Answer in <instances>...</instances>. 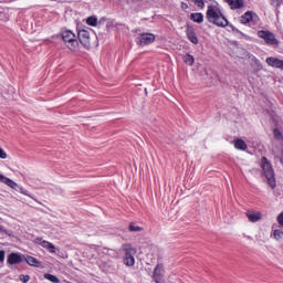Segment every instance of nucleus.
<instances>
[{
  "label": "nucleus",
  "mask_w": 283,
  "mask_h": 283,
  "mask_svg": "<svg viewBox=\"0 0 283 283\" xmlns=\"http://www.w3.org/2000/svg\"><path fill=\"white\" fill-rule=\"evenodd\" d=\"M198 8L205 9V0H192Z\"/></svg>",
  "instance_id": "obj_28"
},
{
  "label": "nucleus",
  "mask_w": 283,
  "mask_h": 283,
  "mask_svg": "<svg viewBox=\"0 0 283 283\" xmlns=\"http://www.w3.org/2000/svg\"><path fill=\"white\" fill-rule=\"evenodd\" d=\"M273 235L277 241L283 240V231L281 230H274Z\"/></svg>",
  "instance_id": "obj_26"
},
{
  "label": "nucleus",
  "mask_w": 283,
  "mask_h": 283,
  "mask_svg": "<svg viewBox=\"0 0 283 283\" xmlns=\"http://www.w3.org/2000/svg\"><path fill=\"white\" fill-rule=\"evenodd\" d=\"M265 63H268V65H270L271 67H276L279 70H283V60H280L277 57H268L265 60Z\"/></svg>",
  "instance_id": "obj_9"
},
{
  "label": "nucleus",
  "mask_w": 283,
  "mask_h": 283,
  "mask_svg": "<svg viewBox=\"0 0 283 283\" xmlns=\"http://www.w3.org/2000/svg\"><path fill=\"white\" fill-rule=\"evenodd\" d=\"M241 8H244V0H234L230 7L231 10H241Z\"/></svg>",
  "instance_id": "obj_18"
},
{
  "label": "nucleus",
  "mask_w": 283,
  "mask_h": 283,
  "mask_svg": "<svg viewBox=\"0 0 283 283\" xmlns=\"http://www.w3.org/2000/svg\"><path fill=\"white\" fill-rule=\"evenodd\" d=\"M122 249L125 253V256H134V255H136V253H138V250L136 248L132 247V244H129V243L123 244Z\"/></svg>",
  "instance_id": "obj_10"
},
{
  "label": "nucleus",
  "mask_w": 283,
  "mask_h": 283,
  "mask_svg": "<svg viewBox=\"0 0 283 283\" xmlns=\"http://www.w3.org/2000/svg\"><path fill=\"white\" fill-rule=\"evenodd\" d=\"M61 36L69 50H71L72 52L78 50V39L74 32H72L71 30L62 31Z\"/></svg>",
  "instance_id": "obj_3"
},
{
  "label": "nucleus",
  "mask_w": 283,
  "mask_h": 283,
  "mask_svg": "<svg viewBox=\"0 0 283 283\" xmlns=\"http://www.w3.org/2000/svg\"><path fill=\"white\" fill-rule=\"evenodd\" d=\"M23 260H25V255L21 253L12 252L8 255L7 263L12 266L14 264H21Z\"/></svg>",
  "instance_id": "obj_7"
},
{
  "label": "nucleus",
  "mask_w": 283,
  "mask_h": 283,
  "mask_svg": "<svg viewBox=\"0 0 283 283\" xmlns=\"http://www.w3.org/2000/svg\"><path fill=\"white\" fill-rule=\"evenodd\" d=\"M279 134H280V130H277V129H274V136H279Z\"/></svg>",
  "instance_id": "obj_39"
},
{
  "label": "nucleus",
  "mask_w": 283,
  "mask_h": 283,
  "mask_svg": "<svg viewBox=\"0 0 283 283\" xmlns=\"http://www.w3.org/2000/svg\"><path fill=\"white\" fill-rule=\"evenodd\" d=\"M0 182H3L6 185V182H8V177L0 174Z\"/></svg>",
  "instance_id": "obj_33"
},
{
  "label": "nucleus",
  "mask_w": 283,
  "mask_h": 283,
  "mask_svg": "<svg viewBox=\"0 0 283 283\" xmlns=\"http://www.w3.org/2000/svg\"><path fill=\"white\" fill-rule=\"evenodd\" d=\"M261 167L268 180L269 187H271V189H275V187L277 186L275 181V171L273 170V166H271V163L269 161V159H266V157H262Z\"/></svg>",
  "instance_id": "obj_2"
},
{
  "label": "nucleus",
  "mask_w": 283,
  "mask_h": 283,
  "mask_svg": "<svg viewBox=\"0 0 283 283\" xmlns=\"http://www.w3.org/2000/svg\"><path fill=\"white\" fill-rule=\"evenodd\" d=\"M124 264L126 266H134V264H136V259H134V256H125Z\"/></svg>",
  "instance_id": "obj_20"
},
{
  "label": "nucleus",
  "mask_w": 283,
  "mask_h": 283,
  "mask_svg": "<svg viewBox=\"0 0 283 283\" xmlns=\"http://www.w3.org/2000/svg\"><path fill=\"white\" fill-rule=\"evenodd\" d=\"M224 1L231 8V6L234 3L235 0H224Z\"/></svg>",
  "instance_id": "obj_35"
},
{
  "label": "nucleus",
  "mask_w": 283,
  "mask_h": 283,
  "mask_svg": "<svg viewBox=\"0 0 283 283\" xmlns=\"http://www.w3.org/2000/svg\"><path fill=\"white\" fill-rule=\"evenodd\" d=\"M271 6H273V8H280V6H282V0H271Z\"/></svg>",
  "instance_id": "obj_29"
},
{
  "label": "nucleus",
  "mask_w": 283,
  "mask_h": 283,
  "mask_svg": "<svg viewBox=\"0 0 283 283\" xmlns=\"http://www.w3.org/2000/svg\"><path fill=\"white\" fill-rule=\"evenodd\" d=\"M251 21H253V12L252 11L245 12L240 19V22L243 24L251 23Z\"/></svg>",
  "instance_id": "obj_13"
},
{
  "label": "nucleus",
  "mask_w": 283,
  "mask_h": 283,
  "mask_svg": "<svg viewBox=\"0 0 283 283\" xmlns=\"http://www.w3.org/2000/svg\"><path fill=\"white\" fill-rule=\"evenodd\" d=\"M87 25H92V28H96L98 25V18L96 15H91L86 19Z\"/></svg>",
  "instance_id": "obj_19"
},
{
  "label": "nucleus",
  "mask_w": 283,
  "mask_h": 283,
  "mask_svg": "<svg viewBox=\"0 0 283 283\" xmlns=\"http://www.w3.org/2000/svg\"><path fill=\"white\" fill-rule=\"evenodd\" d=\"M128 229L133 233H138V232L143 231V228H140L134 223H130Z\"/></svg>",
  "instance_id": "obj_22"
},
{
  "label": "nucleus",
  "mask_w": 283,
  "mask_h": 283,
  "mask_svg": "<svg viewBox=\"0 0 283 283\" xmlns=\"http://www.w3.org/2000/svg\"><path fill=\"white\" fill-rule=\"evenodd\" d=\"M234 147L235 149H240L241 151H247L248 149L247 143L242 139H237L234 142Z\"/></svg>",
  "instance_id": "obj_16"
},
{
  "label": "nucleus",
  "mask_w": 283,
  "mask_h": 283,
  "mask_svg": "<svg viewBox=\"0 0 283 283\" xmlns=\"http://www.w3.org/2000/svg\"><path fill=\"white\" fill-rule=\"evenodd\" d=\"M190 20L195 23H202V21H205V15L202 13H191Z\"/></svg>",
  "instance_id": "obj_15"
},
{
  "label": "nucleus",
  "mask_w": 283,
  "mask_h": 283,
  "mask_svg": "<svg viewBox=\"0 0 283 283\" xmlns=\"http://www.w3.org/2000/svg\"><path fill=\"white\" fill-rule=\"evenodd\" d=\"M138 45H149L150 43H154L156 41V35L151 33H142L138 38Z\"/></svg>",
  "instance_id": "obj_6"
},
{
  "label": "nucleus",
  "mask_w": 283,
  "mask_h": 283,
  "mask_svg": "<svg viewBox=\"0 0 283 283\" xmlns=\"http://www.w3.org/2000/svg\"><path fill=\"white\" fill-rule=\"evenodd\" d=\"M9 92H14V87L10 86Z\"/></svg>",
  "instance_id": "obj_40"
},
{
  "label": "nucleus",
  "mask_w": 283,
  "mask_h": 283,
  "mask_svg": "<svg viewBox=\"0 0 283 283\" xmlns=\"http://www.w3.org/2000/svg\"><path fill=\"white\" fill-rule=\"evenodd\" d=\"M0 158L2 160H6V158H8V154H6V150H3V148L0 147Z\"/></svg>",
  "instance_id": "obj_30"
},
{
  "label": "nucleus",
  "mask_w": 283,
  "mask_h": 283,
  "mask_svg": "<svg viewBox=\"0 0 283 283\" xmlns=\"http://www.w3.org/2000/svg\"><path fill=\"white\" fill-rule=\"evenodd\" d=\"M184 61H185L186 65H193L195 59L192 57V55L187 54L184 57Z\"/></svg>",
  "instance_id": "obj_25"
},
{
  "label": "nucleus",
  "mask_w": 283,
  "mask_h": 283,
  "mask_svg": "<svg viewBox=\"0 0 283 283\" xmlns=\"http://www.w3.org/2000/svg\"><path fill=\"white\" fill-rule=\"evenodd\" d=\"M21 193H23V196H30V193H28V190L21 188Z\"/></svg>",
  "instance_id": "obj_37"
},
{
  "label": "nucleus",
  "mask_w": 283,
  "mask_h": 283,
  "mask_svg": "<svg viewBox=\"0 0 283 283\" xmlns=\"http://www.w3.org/2000/svg\"><path fill=\"white\" fill-rule=\"evenodd\" d=\"M186 34L189 41H191L193 43V45H198L199 40H198V35H196V32L193 31L192 28H187L186 30Z\"/></svg>",
  "instance_id": "obj_11"
},
{
  "label": "nucleus",
  "mask_w": 283,
  "mask_h": 283,
  "mask_svg": "<svg viewBox=\"0 0 283 283\" xmlns=\"http://www.w3.org/2000/svg\"><path fill=\"white\" fill-rule=\"evenodd\" d=\"M44 277H45V280H49V282H53V283H59V282H61L60 280H59V277H56V275H54V274H44Z\"/></svg>",
  "instance_id": "obj_21"
},
{
  "label": "nucleus",
  "mask_w": 283,
  "mask_h": 283,
  "mask_svg": "<svg viewBox=\"0 0 283 283\" xmlns=\"http://www.w3.org/2000/svg\"><path fill=\"white\" fill-rule=\"evenodd\" d=\"M6 185H7L8 187H10L11 189H14V190H17L18 187H19V185H18L17 182H14V181H13L12 179H10V178L7 179Z\"/></svg>",
  "instance_id": "obj_23"
},
{
  "label": "nucleus",
  "mask_w": 283,
  "mask_h": 283,
  "mask_svg": "<svg viewBox=\"0 0 283 283\" xmlns=\"http://www.w3.org/2000/svg\"><path fill=\"white\" fill-rule=\"evenodd\" d=\"M258 36L259 39H263L268 45H274L275 48L280 45V41L275 39V34L271 31L261 30L258 32Z\"/></svg>",
  "instance_id": "obj_4"
},
{
  "label": "nucleus",
  "mask_w": 283,
  "mask_h": 283,
  "mask_svg": "<svg viewBox=\"0 0 283 283\" xmlns=\"http://www.w3.org/2000/svg\"><path fill=\"white\" fill-rule=\"evenodd\" d=\"M19 279H20V282H23V283H29L30 282V275L21 274L19 276Z\"/></svg>",
  "instance_id": "obj_27"
},
{
  "label": "nucleus",
  "mask_w": 283,
  "mask_h": 283,
  "mask_svg": "<svg viewBox=\"0 0 283 283\" xmlns=\"http://www.w3.org/2000/svg\"><path fill=\"white\" fill-rule=\"evenodd\" d=\"M77 39L80 43L83 45V48H91L92 43L90 42V31L82 29L77 32Z\"/></svg>",
  "instance_id": "obj_5"
},
{
  "label": "nucleus",
  "mask_w": 283,
  "mask_h": 283,
  "mask_svg": "<svg viewBox=\"0 0 283 283\" xmlns=\"http://www.w3.org/2000/svg\"><path fill=\"white\" fill-rule=\"evenodd\" d=\"M181 8H182V10H187V8H189V4L182 2V3H181Z\"/></svg>",
  "instance_id": "obj_36"
},
{
  "label": "nucleus",
  "mask_w": 283,
  "mask_h": 283,
  "mask_svg": "<svg viewBox=\"0 0 283 283\" xmlns=\"http://www.w3.org/2000/svg\"><path fill=\"white\" fill-rule=\"evenodd\" d=\"M245 216L250 222H260L262 220V212L255 210H248Z\"/></svg>",
  "instance_id": "obj_8"
},
{
  "label": "nucleus",
  "mask_w": 283,
  "mask_h": 283,
  "mask_svg": "<svg viewBox=\"0 0 283 283\" xmlns=\"http://www.w3.org/2000/svg\"><path fill=\"white\" fill-rule=\"evenodd\" d=\"M40 244L44 249H48L50 253H56V247H54V244L50 243L49 241H41Z\"/></svg>",
  "instance_id": "obj_14"
},
{
  "label": "nucleus",
  "mask_w": 283,
  "mask_h": 283,
  "mask_svg": "<svg viewBox=\"0 0 283 283\" xmlns=\"http://www.w3.org/2000/svg\"><path fill=\"white\" fill-rule=\"evenodd\" d=\"M6 260V251L0 250V262H4Z\"/></svg>",
  "instance_id": "obj_32"
},
{
  "label": "nucleus",
  "mask_w": 283,
  "mask_h": 283,
  "mask_svg": "<svg viewBox=\"0 0 283 283\" xmlns=\"http://www.w3.org/2000/svg\"><path fill=\"white\" fill-rule=\"evenodd\" d=\"M277 222L281 227H283V212H281L279 216H277Z\"/></svg>",
  "instance_id": "obj_31"
},
{
  "label": "nucleus",
  "mask_w": 283,
  "mask_h": 283,
  "mask_svg": "<svg viewBox=\"0 0 283 283\" xmlns=\"http://www.w3.org/2000/svg\"><path fill=\"white\" fill-rule=\"evenodd\" d=\"M254 63L258 65V70H262V64L260 63V60L254 57Z\"/></svg>",
  "instance_id": "obj_34"
},
{
  "label": "nucleus",
  "mask_w": 283,
  "mask_h": 283,
  "mask_svg": "<svg viewBox=\"0 0 283 283\" xmlns=\"http://www.w3.org/2000/svg\"><path fill=\"white\" fill-rule=\"evenodd\" d=\"M228 28H230L231 32H234L235 34H240L241 36H244V33L238 30V28H235L233 24H229V21H228Z\"/></svg>",
  "instance_id": "obj_24"
},
{
  "label": "nucleus",
  "mask_w": 283,
  "mask_h": 283,
  "mask_svg": "<svg viewBox=\"0 0 283 283\" xmlns=\"http://www.w3.org/2000/svg\"><path fill=\"white\" fill-rule=\"evenodd\" d=\"M24 261L29 266H39L40 262L36 260V258L33 256H24Z\"/></svg>",
  "instance_id": "obj_17"
},
{
  "label": "nucleus",
  "mask_w": 283,
  "mask_h": 283,
  "mask_svg": "<svg viewBox=\"0 0 283 283\" xmlns=\"http://www.w3.org/2000/svg\"><path fill=\"white\" fill-rule=\"evenodd\" d=\"M6 228H3L2 226H0V233H4Z\"/></svg>",
  "instance_id": "obj_38"
},
{
  "label": "nucleus",
  "mask_w": 283,
  "mask_h": 283,
  "mask_svg": "<svg viewBox=\"0 0 283 283\" xmlns=\"http://www.w3.org/2000/svg\"><path fill=\"white\" fill-rule=\"evenodd\" d=\"M206 19L209 23L217 25V28H227L229 25V20L224 17V13H222V10H220L218 4L208 6Z\"/></svg>",
  "instance_id": "obj_1"
},
{
  "label": "nucleus",
  "mask_w": 283,
  "mask_h": 283,
  "mask_svg": "<svg viewBox=\"0 0 283 283\" xmlns=\"http://www.w3.org/2000/svg\"><path fill=\"white\" fill-rule=\"evenodd\" d=\"M163 273H165V265H163V263H158L154 270V280L156 282V280H158V277H160V275H163Z\"/></svg>",
  "instance_id": "obj_12"
}]
</instances>
